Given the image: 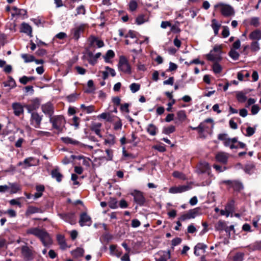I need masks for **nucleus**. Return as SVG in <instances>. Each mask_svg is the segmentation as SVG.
<instances>
[{
  "label": "nucleus",
  "mask_w": 261,
  "mask_h": 261,
  "mask_svg": "<svg viewBox=\"0 0 261 261\" xmlns=\"http://www.w3.org/2000/svg\"><path fill=\"white\" fill-rule=\"evenodd\" d=\"M27 233L33 234L39 238L45 247H49L52 244L53 242L50 236L43 229L32 228L27 230Z\"/></svg>",
  "instance_id": "f257e3e1"
},
{
  "label": "nucleus",
  "mask_w": 261,
  "mask_h": 261,
  "mask_svg": "<svg viewBox=\"0 0 261 261\" xmlns=\"http://www.w3.org/2000/svg\"><path fill=\"white\" fill-rule=\"evenodd\" d=\"M215 10H219L221 14L226 17L233 15L234 11L233 8L230 5L222 3H219L214 6Z\"/></svg>",
  "instance_id": "f03ea898"
},
{
  "label": "nucleus",
  "mask_w": 261,
  "mask_h": 261,
  "mask_svg": "<svg viewBox=\"0 0 261 261\" xmlns=\"http://www.w3.org/2000/svg\"><path fill=\"white\" fill-rule=\"evenodd\" d=\"M118 68L120 71L125 73L130 74L132 72L130 66L129 65L126 58L124 56L120 57Z\"/></svg>",
  "instance_id": "7ed1b4c3"
},
{
  "label": "nucleus",
  "mask_w": 261,
  "mask_h": 261,
  "mask_svg": "<svg viewBox=\"0 0 261 261\" xmlns=\"http://www.w3.org/2000/svg\"><path fill=\"white\" fill-rule=\"evenodd\" d=\"M49 122L52 124L54 128L60 130L61 127L64 124L65 120L62 116L58 115L50 117Z\"/></svg>",
  "instance_id": "20e7f679"
},
{
  "label": "nucleus",
  "mask_w": 261,
  "mask_h": 261,
  "mask_svg": "<svg viewBox=\"0 0 261 261\" xmlns=\"http://www.w3.org/2000/svg\"><path fill=\"white\" fill-rule=\"evenodd\" d=\"M134 197V201L140 206H143L146 202V199L143 196V193L140 191L134 190L131 193Z\"/></svg>",
  "instance_id": "39448f33"
},
{
  "label": "nucleus",
  "mask_w": 261,
  "mask_h": 261,
  "mask_svg": "<svg viewBox=\"0 0 261 261\" xmlns=\"http://www.w3.org/2000/svg\"><path fill=\"white\" fill-rule=\"evenodd\" d=\"M30 119L31 124L35 128H40L43 115H39L37 112H31Z\"/></svg>",
  "instance_id": "423d86ee"
},
{
  "label": "nucleus",
  "mask_w": 261,
  "mask_h": 261,
  "mask_svg": "<svg viewBox=\"0 0 261 261\" xmlns=\"http://www.w3.org/2000/svg\"><path fill=\"white\" fill-rule=\"evenodd\" d=\"M222 182L228 186L229 188H232L236 191H240L244 188L243 184L239 180H226L222 181Z\"/></svg>",
  "instance_id": "0eeeda50"
},
{
  "label": "nucleus",
  "mask_w": 261,
  "mask_h": 261,
  "mask_svg": "<svg viewBox=\"0 0 261 261\" xmlns=\"http://www.w3.org/2000/svg\"><path fill=\"white\" fill-rule=\"evenodd\" d=\"M58 215L61 219L70 224H74L75 223L76 219L73 213H60Z\"/></svg>",
  "instance_id": "6e6552de"
},
{
  "label": "nucleus",
  "mask_w": 261,
  "mask_h": 261,
  "mask_svg": "<svg viewBox=\"0 0 261 261\" xmlns=\"http://www.w3.org/2000/svg\"><path fill=\"white\" fill-rule=\"evenodd\" d=\"M40 105L39 99L36 98L30 101V103L25 105L24 107L27 109L28 112L31 113L33 111L38 109Z\"/></svg>",
  "instance_id": "1a4fd4ad"
},
{
  "label": "nucleus",
  "mask_w": 261,
  "mask_h": 261,
  "mask_svg": "<svg viewBox=\"0 0 261 261\" xmlns=\"http://www.w3.org/2000/svg\"><path fill=\"white\" fill-rule=\"evenodd\" d=\"M41 110L43 113L47 116L49 118L53 116L54 113V107L50 102H48L41 106Z\"/></svg>",
  "instance_id": "9d476101"
},
{
  "label": "nucleus",
  "mask_w": 261,
  "mask_h": 261,
  "mask_svg": "<svg viewBox=\"0 0 261 261\" xmlns=\"http://www.w3.org/2000/svg\"><path fill=\"white\" fill-rule=\"evenodd\" d=\"M192 187L190 185H182L178 187H173L170 188L169 192L170 193L176 194L182 193L190 190Z\"/></svg>",
  "instance_id": "9b49d317"
},
{
  "label": "nucleus",
  "mask_w": 261,
  "mask_h": 261,
  "mask_svg": "<svg viewBox=\"0 0 261 261\" xmlns=\"http://www.w3.org/2000/svg\"><path fill=\"white\" fill-rule=\"evenodd\" d=\"M213 120L211 118L206 119L204 122L200 123L203 124L202 128L200 129L199 133L201 134L204 132H208L209 129H212L214 127V124L213 123Z\"/></svg>",
  "instance_id": "f8f14e48"
},
{
  "label": "nucleus",
  "mask_w": 261,
  "mask_h": 261,
  "mask_svg": "<svg viewBox=\"0 0 261 261\" xmlns=\"http://www.w3.org/2000/svg\"><path fill=\"white\" fill-rule=\"evenodd\" d=\"M79 223L81 226H90L92 221L91 218L86 213H83L80 216Z\"/></svg>",
  "instance_id": "ddd939ff"
},
{
  "label": "nucleus",
  "mask_w": 261,
  "mask_h": 261,
  "mask_svg": "<svg viewBox=\"0 0 261 261\" xmlns=\"http://www.w3.org/2000/svg\"><path fill=\"white\" fill-rule=\"evenodd\" d=\"M21 254L23 257L28 260H30L32 258L33 252L32 249L28 246H22L21 248Z\"/></svg>",
  "instance_id": "4468645a"
},
{
  "label": "nucleus",
  "mask_w": 261,
  "mask_h": 261,
  "mask_svg": "<svg viewBox=\"0 0 261 261\" xmlns=\"http://www.w3.org/2000/svg\"><path fill=\"white\" fill-rule=\"evenodd\" d=\"M210 169V167L208 164L206 162H202L198 166L197 171L198 173L203 174L207 173L209 174Z\"/></svg>",
  "instance_id": "2eb2a0df"
},
{
  "label": "nucleus",
  "mask_w": 261,
  "mask_h": 261,
  "mask_svg": "<svg viewBox=\"0 0 261 261\" xmlns=\"http://www.w3.org/2000/svg\"><path fill=\"white\" fill-rule=\"evenodd\" d=\"M228 156V153L219 152L216 154V159L218 162L225 164L227 162Z\"/></svg>",
  "instance_id": "dca6fc26"
},
{
  "label": "nucleus",
  "mask_w": 261,
  "mask_h": 261,
  "mask_svg": "<svg viewBox=\"0 0 261 261\" xmlns=\"http://www.w3.org/2000/svg\"><path fill=\"white\" fill-rule=\"evenodd\" d=\"M12 107L15 115L19 116L23 113V107L20 103H13Z\"/></svg>",
  "instance_id": "f3484780"
},
{
  "label": "nucleus",
  "mask_w": 261,
  "mask_h": 261,
  "mask_svg": "<svg viewBox=\"0 0 261 261\" xmlns=\"http://www.w3.org/2000/svg\"><path fill=\"white\" fill-rule=\"evenodd\" d=\"M101 127V123L99 122H93L91 124L90 128L91 130L94 132L100 138L102 137L100 134V127Z\"/></svg>",
  "instance_id": "a211bd4d"
},
{
  "label": "nucleus",
  "mask_w": 261,
  "mask_h": 261,
  "mask_svg": "<svg viewBox=\"0 0 261 261\" xmlns=\"http://www.w3.org/2000/svg\"><path fill=\"white\" fill-rule=\"evenodd\" d=\"M84 30V25H79V26L75 28L72 30V33H73V37L74 38V39L78 40L80 37L81 34L83 32Z\"/></svg>",
  "instance_id": "6ab92c4d"
},
{
  "label": "nucleus",
  "mask_w": 261,
  "mask_h": 261,
  "mask_svg": "<svg viewBox=\"0 0 261 261\" xmlns=\"http://www.w3.org/2000/svg\"><path fill=\"white\" fill-rule=\"evenodd\" d=\"M250 39L253 41H258L261 39V31L256 29L251 32L249 35Z\"/></svg>",
  "instance_id": "aec40b11"
},
{
  "label": "nucleus",
  "mask_w": 261,
  "mask_h": 261,
  "mask_svg": "<svg viewBox=\"0 0 261 261\" xmlns=\"http://www.w3.org/2000/svg\"><path fill=\"white\" fill-rule=\"evenodd\" d=\"M206 57L207 60L213 61L214 63H218V62L220 61L222 59L220 54L214 55L213 53V50H211L210 53L206 55Z\"/></svg>",
  "instance_id": "412c9836"
},
{
  "label": "nucleus",
  "mask_w": 261,
  "mask_h": 261,
  "mask_svg": "<svg viewBox=\"0 0 261 261\" xmlns=\"http://www.w3.org/2000/svg\"><path fill=\"white\" fill-rule=\"evenodd\" d=\"M200 210L201 209L200 207H196L195 208L189 210L187 213L188 214L191 219H194L197 216L201 215V213Z\"/></svg>",
  "instance_id": "4be33fe9"
},
{
  "label": "nucleus",
  "mask_w": 261,
  "mask_h": 261,
  "mask_svg": "<svg viewBox=\"0 0 261 261\" xmlns=\"http://www.w3.org/2000/svg\"><path fill=\"white\" fill-rule=\"evenodd\" d=\"M57 239L59 244L60 246V248L62 249H65L67 247V245L66 243V241L64 236L61 234H58L57 235Z\"/></svg>",
  "instance_id": "5701e85b"
},
{
  "label": "nucleus",
  "mask_w": 261,
  "mask_h": 261,
  "mask_svg": "<svg viewBox=\"0 0 261 261\" xmlns=\"http://www.w3.org/2000/svg\"><path fill=\"white\" fill-rule=\"evenodd\" d=\"M51 177L55 178L58 182L61 181L63 175L60 173L58 169H54L51 172Z\"/></svg>",
  "instance_id": "b1692460"
},
{
  "label": "nucleus",
  "mask_w": 261,
  "mask_h": 261,
  "mask_svg": "<svg viewBox=\"0 0 261 261\" xmlns=\"http://www.w3.org/2000/svg\"><path fill=\"white\" fill-rule=\"evenodd\" d=\"M61 140L64 143L67 144H70L74 145H79L81 144L80 142L68 137H62Z\"/></svg>",
  "instance_id": "393cba45"
},
{
  "label": "nucleus",
  "mask_w": 261,
  "mask_h": 261,
  "mask_svg": "<svg viewBox=\"0 0 261 261\" xmlns=\"http://www.w3.org/2000/svg\"><path fill=\"white\" fill-rule=\"evenodd\" d=\"M34 161H35V159L33 157H29V158H26L23 161V164H24L23 168L26 169V168H28V167L35 165V164L34 163Z\"/></svg>",
  "instance_id": "a878e982"
},
{
  "label": "nucleus",
  "mask_w": 261,
  "mask_h": 261,
  "mask_svg": "<svg viewBox=\"0 0 261 261\" xmlns=\"http://www.w3.org/2000/svg\"><path fill=\"white\" fill-rule=\"evenodd\" d=\"M236 98L239 102L243 103L246 101L247 98L246 93L242 91L237 92L236 94Z\"/></svg>",
  "instance_id": "bb28decb"
},
{
  "label": "nucleus",
  "mask_w": 261,
  "mask_h": 261,
  "mask_svg": "<svg viewBox=\"0 0 261 261\" xmlns=\"http://www.w3.org/2000/svg\"><path fill=\"white\" fill-rule=\"evenodd\" d=\"M21 31L31 36L32 29L31 27L26 23H22Z\"/></svg>",
  "instance_id": "cd10ccee"
},
{
  "label": "nucleus",
  "mask_w": 261,
  "mask_h": 261,
  "mask_svg": "<svg viewBox=\"0 0 261 261\" xmlns=\"http://www.w3.org/2000/svg\"><path fill=\"white\" fill-rule=\"evenodd\" d=\"M90 43L91 45L96 43L98 47H101L104 45V43L102 40H99L95 37L90 38Z\"/></svg>",
  "instance_id": "c85d7f7f"
},
{
  "label": "nucleus",
  "mask_w": 261,
  "mask_h": 261,
  "mask_svg": "<svg viewBox=\"0 0 261 261\" xmlns=\"http://www.w3.org/2000/svg\"><path fill=\"white\" fill-rule=\"evenodd\" d=\"M211 26L214 30L215 35H218L221 25L218 23L216 19H214L212 20Z\"/></svg>",
  "instance_id": "c756f323"
},
{
  "label": "nucleus",
  "mask_w": 261,
  "mask_h": 261,
  "mask_svg": "<svg viewBox=\"0 0 261 261\" xmlns=\"http://www.w3.org/2000/svg\"><path fill=\"white\" fill-rule=\"evenodd\" d=\"M234 201L233 200L230 201L225 206V210L228 214H232L234 212Z\"/></svg>",
  "instance_id": "7c9ffc66"
},
{
  "label": "nucleus",
  "mask_w": 261,
  "mask_h": 261,
  "mask_svg": "<svg viewBox=\"0 0 261 261\" xmlns=\"http://www.w3.org/2000/svg\"><path fill=\"white\" fill-rule=\"evenodd\" d=\"M84 250L82 248H77L71 252L72 255L75 257H79L83 255Z\"/></svg>",
  "instance_id": "2f4dec72"
},
{
  "label": "nucleus",
  "mask_w": 261,
  "mask_h": 261,
  "mask_svg": "<svg viewBox=\"0 0 261 261\" xmlns=\"http://www.w3.org/2000/svg\"><path fill=\"white\" fill-rule=\"evenodd\" d=\"M251 50L253 52H256L260 49L259 43L257 41H253L250 46Z\"/></svg>",
  "instance_id": "473e14b6"
},
{
  "label": "nucleus",
  "mask_w": 261,
  "mask_h": 261,
  "mask_svg": "<svg viewBox=\"0 0 261 261\" xmlns=\"http://www.w3.org/2000/svg\"><path fill=\"white\" fill-rule=\"evenodd\" d=\"M81 108L87 114H90L94 111V106L92 105L86 106L84 104L81 105Z\"/></svg>",
  "instance_id": "72a5a7b5"
},
{
  "label": "nucleus",
  "mask_w": 261,
  "mask_h": 261,
  "mask_svg": "<svg viewBox=\"0 0 261 261\" xmlns=\"http://www.w3.org/2000/svg\"><path fill=\"white\" fill-rule=\"evenodd\" d=\"M40 212V210L39 208L32 206H30L28 207L26 211V215H30L32 214L38 213Z\"/></svg>",
  "instance_id": "f704fd0d"
},
{
  "label": "nucleus",
  "mask_w": 261,
  "mask_h": 261,
  "mask_svg": "<svg viewBox=\"0 0 261 261\" xmlns=\"http://www.w3.org/2000/svg\"><path fill=\"white\" fill-rule=\"evenodd\" d=\"M157 128L152 124L148 125L147 128V132L151 136H155L156 135V130Z\"/></svg>",
  "instance_id": "c9c22d12"
},
{
  "label": "nucleus",
  "mask_w": 261,
  "mask_h": 261,
  "mask_svg": "<svg viewBox=\"0 0 261 261\" xmlns=\"http://www.w3.org/2000/svg\"><path fill=\"white\" fill-rule=\"evenodd\" d=\"M35 79V78L34 76L28 77L27 76L24 75L19 79V82L21 84L25 85L29 82L34 80Z\"/></svg>",
  "instance_id": "e433bc0d"
},
{
  "label": "nucleus",
  "mask_w": 261,
  "mask_h": 261,
  "mask_svg": "<svg viewBox=\"0 0 261 261\" xmlns=\"http://www.w3.org/2000/svg\"><path fill=\"white\" fill-rule=\"evenodd\" d=\"M79 97V94L74 93L68 95L66 99L69 102H73L75 101Z\"/></svg>",
  "instance_id": "4c0bfd02"
},
{
  "label": "nucleus",
  "mask_w": 261,
  "mask_h": 261,
  "mask_svg": "<svg viewBox=\"0 0 261 261\" xmlns=\"http://www.w3.org/2000/svg\"><path fill=\"white\" fill-rule=\"evenodd\" d=\"M226 228L225 223L221 221H219L215 225V228L217 230L222 231L226 229Z\"/></svg>",
  "instance_id": "58836bf2"
},
{
  "label": "nucleus",
  "mask_w": 261,
  "mask_h": 261,
  "mask_svg": "<svg viewBox=\"0 0 261 261\" xmlns=\"http://www.w3.org/2000/svg\"><path fill=\"white\" fill-rule=\"evenodd\" d=\"M9 187L11 189V193H16L19 190V186L16 183H9Z\"/></svg>",
  "instance_id": "ea45409f"
},
{
  "label": "nucleus",
  "mask_w": 261,
  "mask_h": 261,
  "mask_svg": "<svg viewBox=\"0 0 261 261\" xmlns=\"http://www.w3.org/2000/svg\"><path fill=\"white\" fill-rule=\"evenodd\" d=\"M229 56L234 60H237L240 56L239 54L235 49H231L229 52Z\"/></svg>",
  "instance_id": "a19ab883"
},
{
  "label": "nucleus",
  "mask_w": 261,
  "mask_h": 261,
  "mask_svg": "<svg viewBox=\"0 0 261 261\" xmlns=\"http://www.w3.org/2000/svg\"><path fill=\"white\" fill-rule=\"evenodd\" d=\"M21 56L25 63L31 62L34 61V57L32 55L22 54Z\"/></svg>",
  "instance_id": "79ce46f5"
},
{
  "label": "nucleus",
  "mask_w": 261,
  "mask_h": 261,
  "mask_svg": "<svg viewBox=\"0 0 261 261\" xmlns=\"http://www.w3.org/2000/svg\"><path fill=\"white\" fill-rule=\"evenodd\" d=\"M109 206L111 208H116L118 207L117 201L116 198H111L108 203Z\"/></svg>",
  "instance_id": "37998d69"
},
{
  "label": "nucleus",
  "mask_w": 261,
  "mask_h": 261,
  "mask_svg": "<svg viewBox=\"0 0 261 261\" xmlns=\"http://www.w3.org/2000/svg\"><path fill=\"white\" fill-rule=\"evenodd\" d=\"M175 130V127L173 125H170L169 127H164L163 130V133L166 135H169L174 132Z\"/></svg>",
  "instance_id": "c03bdc74"
},
{
  "label": "nucleus",
  "mask_w": 261,
  "mask_h": 261,
  "mask_svg": "<svg viewBox=\"0 0 261 261\" xmlns=\"http://www.w3.org/2000/svg\"><path fill=\"white\" fill-rule=\"evenodd\" d=\"M115 56L114 52L112 50H109L107 51L106 55L104 56L105 61L109 62L110 59L113 58Z\"/></svg>",
  "instance_id": "a18cd8bd"
},
{
  "label": "nucleus",
  "mask_w": 261,
  "mask_h": 261,
  "mask_svg": "<svg viewBox=\"0 0 261 261\" xmlns=\"http://www.w3.org/2000/svg\"><path fill=\"white\" fill-rule=\"evenodd\" d=\"M177 116L178 120L181 121H184L186 119V114L185 111L181 110L177 113Z\"/></svg>",
  "instance_id": "49530a36"
},
{
  "label": "nucleus",
  "mask_w": 261,
  "mask_h": 261,
  "mask_svg": "<svg viewBox=\"0 0 261 261\" xmlns=\"http://www.w3.org/2000/svg\"><path fill=\"white\" fill-rule=\"evenodd\" d=\"M4 85L5 87H10L11 88H14L16 86V83L12 77H10L9 80L7 82L4 83Z\"/></svg>",
  "instance_id": "de8ad7c7"
},
{
  "label": "nucleus",
  "mask_w": 261,
  "mask_h": 261,
  "mask_svg": "<svg viewBox=\"0 0 261 261\" xmlns=\"http://www.w3.org/2000/svg\"><path fill=\"white\" fill-rule=\"evenodd\" d=\"M213 69L214 72L217 74L221 72L222 70V67L218 63H214L213 65Z\"/></svg>",
  "instance_id": "09e8293b"
},
{
  "label": "nucleus",
  "mask_w": 261,
  "mask_h": 261,
  "mask_svg": "<svg viewBox=\"0 0 261 261\" xmlns=\"http://www.w3.org/2000/svg\"><path fill=\"white\" fill-rule=\"evenodd\" d=\"M129 88L133 93H136L139 90L140 86L138 84L133 83L129 86Z\"/></svg>",
  "instance_id": "8fccbe9b"
},
{
  "label": "nucleus",
  "mask_w": 261,
  "mask_h": 261,
  "mask_svg": "<svg viewBox=\"0 0 261 261\" xmlns=\"http://www.w3.org/2000/svg\"><path fill=\"white\" fill-rule=\"evenodd\" d=\"M27 11L24 9H19L18 11L16 13H13L12 15L13 16L18 15L20 16H23L24 18V16L27 15Z\"/></svg>",
  "instance_id": "3c124183"
},
{
  "label": "nucleus",
  "mask_w": 261,
  "mask_h": 261,
  "mask_svg": "<svg viewBox=\"0 0 261 261\" xmlns=\"http://www.w3.org/2000/svg\"><path fill=\"white\" fill-rule=\"evenodd\" d=\"M99 117L107 120L108 121H111L112 118L109 113H102L99 116Z\"/></svg>",
  "instance_id": "603ef678"
},
{
  "label": "nucleus",
  "mask_w": 261,
  "mask_h": 261,
  "mask_svg": "<svg viewBox=\"0 0 261 261\" xmlns=\"http://www.w3.org/2000/svg\"><path fill=\"white\" fill-rule=\"evenodd\" d=\"M224 145L226 147H229L230 149L237 148L238 146H236L233 144H232L231 141V139L229 138L225 142H224Z\"/></svg>",
  "instance_id": "864d4df0"
},
{
  "label": "nucleus",
  "mask_w": 261,
  "mask_h": 261,
  "mask_svg": "<svg viewBox=\"0 0 261 261\" xmlns=\"http://www.w3.org/2000/svg\"><path fill=\"white\" fill-rule=\"evenodd\" d=\"M222 34L224 38L227 37L229 35V30L228 27H223Z\"/></svg>",
  "instance_id": "5fc2aeb1"
},
{
  "label": "nucleus",
  "mask_w": 261,
  "mask_h": 261,
  "mask_svg": "<svg viewBox=\"0 0 261 261\" xmlns=\"http://www.w3.org/2000/svg\"><path fill=\"white\" fill-rule=\"evenodd\" d=\"M254 166L252 164L246 165L244 168V171L248 174H250Z\"/></svg>",
  "instance_id": "6e6d98bb"
},
{
  "label": "nucleus",
  "mask_w": 261,
  "mask_h": 261,
  "mask_svg": "<svg viewBox=\"0 0 261 261\" xmlns=\"http://www.w3.org/2000/svg\"><path fill=\"white\" fill-rule=\"evenodd\" d=\"M85 9L83 5H81L76 8V14L75 15L79 14H85Z\"/></svg>",
  "instance_id": "4d7b16f0"
},
{
  "label": "nucleus",
  "mask_w": 261,
  "mask_h": 261,
  "mask_svg": "<svg viewBox=\"0 0 261 261\" xmlns=\"http://www.w3.org/2000/svg\"><path fill=\"white\" fill-rule=\"evenodd\" d=\"M218 138L219 140L223 141L224 143L229 138L228 137L227 134H220L218 135Z\"/></svg>",
  "instance_id": "13d9d810"
},
{
  "label": "nucleus",
  "mask_w": 261,
  "mask_h": 261,
  "mask_svg": "<svg viewBox=\"0 0 261 261\" xmlns=\"http://www.w3.org/2000/svg\"><path fill=\"white\" fill-rule=\"evenodd\" d=\"M79 119L80 118L77 116H74L72 118V125H74L75 128H77L79 126Z\"/></svg>",
  "instance_id": "bf43d9fd"
},
{
  "label": "nucleus",
  "mask_w": 261,
  "mask_h": 261,
  "mask_svg": "<svg viewBox=\"0 0 261 261\" xmlns=\"http://www.w3.org/2000/svg\"><path fill=\"white\" fill-rule=\"evenodd\" d=\"M137 3L136 1H132L130 2L129 3V9L132 11H133L134 10H135L137 8Z\"/></svg>",
  "instance_id": "052dcab7"
},
{
  "label": "nucleus",
  "mask_w": 261,
  "mask_h": 261,
  "mask_svg": "<svg viewBox=\"0 0 261 261\" xmlns=\"http://www.w3.org/2000/svg\"><path fill=\"white\" fill-rule=\"evenodd\" d=\"M250 24L254 27H257L259 25V20L257 17H252L250 20Z\"/></svg>",
  "instance_id": "680f3d73"
},
{
  "label": "nucleus",
  "mask_w": 261,
  "mask_h": 261,
  "mask_svg": "<svg viewBox=\"0 0 261 261\" xmlns=\"http://www.w3.org/2000/svg\"><path fill=\"white\" fill-rule=\"evenodd\" d=\"M207 246L203 243H198L195 246V248L196 249L198 250H203V252L205 251V249L206 248Z\"/></svg>",
  "instance_id": "e2e57ef3"
},
{
  "label": "nucleus",
  "mask_w": 261,
  "mask_h": 261,
  "mask_svg": "<svg viewBox=\"0 0 261 261\" xmlns=\"http://www.w3.org/2000/svg\"><path fill=\"white\" fill-rule=\"evenodd\" d=\"M246 132V136L250 137L254 134L255 133V129L252 127L249 126L247 128Z\"/></svg>",
  "instance_id": "0e129e2a"
},
{
  "label": "nucleus",
  "mask_w": 261,
  "mask_h": 261,
  "mask_svg": "<svg viewBox=\"0 0 261 261\" xmlns=\"http://www.w3.org/2000/svg\"><path fill=\"white\" fill-rule=\"evenodd\" d=\"M115 143L114 136L113 135H110L108 139L105 140V143L113 145Z\"/></svg>",
  "instance_id": "69168bd1"
},
{
  "label": "nucleus",
  "mask_w": 261,
  "mask_h": 261,
  "mask_svg": "<svg viewBox=\"0 0 261 261\" xmlns=\"http://www.w3.org/2000/svg\"><path fill=\"white\" fill-rule=\"evenodd\" d=\"M241 46V42L239 39L237 40L232 44V47L231 49H238Z\"/></svg>",
  "instance_id": "338daca9"
},
{
  "label": "nucleus",
  "mask_w": 261,
  "mask_h": 261,
  "mask_svg": "<svg viewBox=\"0 0 261 261\" xmlns=\"http://www.w3.org/2000/svg\"><path fill=\"white\" fill-rule=\"evenodd\" d=\"M259 110V107L256 105H254L251 108V113L253 115L256 114Z\"/></svg>",
  "instance_id": "774afa93"
}]
</instances>
